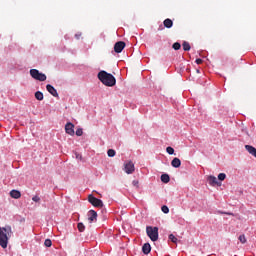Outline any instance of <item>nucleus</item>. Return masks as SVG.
I'll return each instance as SVG.
<instances>
[{"mask_svg":"<svg viewBox=\"0 0 256 256\" xmlns=\"http://www.w3.org/2000/svg\"><path fill=\"white\" fill-rule=\"evenodd\" d=\"M13 235V230L11 226L0 227V247L2 249H7L9 245V239Z\"/></svg>","mask_w":256,"mask_h":256,"instance_id":"nucleus-1","label":"nucleus"},{"mask_svg":"<svg viewBox=\"0 0 256 256\" xmlns=\"http://www.w3.org/2000/svg\"><path fill=\"white\" fill-rule=\"evenodd\" d=\"M146 234L151 239V241L155 242L159 240V228L153 226L146 227Z\"/></svg>","mask_w":256,"mask_h":256,"instance_id":"nucleus-3","label":"nucleus"},{"mask_svg":"<svg viewBox=\"0 0 256 256\" xmlns=\"http://www.w3.org/2000/svg\"><path fill=\"white\" fill-rule=\"evenodd\" d=\"M163 25L166 29H171V27H173V20L167 18L164 20Z\"/></svg>","mask_w":256,"mask_h":256,"instance_id":"nucleus-16","label":"nucleus"},{"mask_svg":"<svg viewBox=\"0 0 256 256\" xmlns=\"http://www.w3.org/2000/svg\"><path fill=\"white\" fill-rule=\"evenodd\" d=\"M10 197L12 199H21V192L19 190H12L10 191Z\"/></svg>","mask_w":256,"mask_h":256,"instance_id":"nucleus-14","label":"nucleus"},{"mask_svg":"<svg viewBox=\"0 0 256 256\" xmlns=\"http://www.w3.org/2000/svg\"><path fill=\"white\" fill-rule=\"evenodd\" d=\"M238 239L242 244L247 243V238L245 237V234L240 235Z\"/></svg>","mask_w":256,"mask_h":256,"instance_id":"nucleus-23","label":"nucleus"},{"mask_svg":"<svg viewBox=\"0 0 256 256\" xmlns=\"http://www.w3.org/2000/svg\"><path fill=\"white\" fill-rule=\"evenodd\" d=\"M142 253H144V255H149V253H151V244L145 243L142 246Z\"/></svg>","mask_w":256,"mask_h":256,"instance_id":"nucleus-13","label":"nucleus"},{"mask_svg":"<svg viewBox=\"0 0 256 256\" xmlns=\"http://www.w3.org/2000/svg\"><path fill=\"white\" fill-rule=\"evenodd\" d=\"M227 215H233V213H227Z\"/></svg>","mask_w":256,"mask_h":256,"instance_id":"nucleus-35","label":"nucleus"},{"mask_svg":"<svg viewBox=\"0 0 256 256\" xmlns=\"http://www.w3.org/2000/svg\"><path fill=\"white\" fill-rule=\"evenodd\" d=\"M168 238L170 239V241H171L172 243H177V241H179V239H177V237H175V235H173V234H170V235L168 236Z\"/></svg>","mask_w":256,"mask_h":256,"instance_id":"nucleus-24","label":"nucleus"},{"mask_svg":"<svg viewBox=\"0 0 256 256\" xmlns=\"http://www.w3.org/2000/svg\"><path fill=\"white\" fill-rule=\"evenodd\" d=\"M32 201H34V203H39L41 201V197H39L38 195L34 196L32 198Z\"/></svg>","mask_w":256,"mask_h":256,"instance_id":"nucleus-30","label":"nucleus"},{"mask_svg":"<svg viewBox=\"0 0 256 256\" xmlns=\"http://www.w3.org/2000/svg\"><path fill=\"white\" fill-rule=\"evenodd\" d=\"M172 49H174V51H179V49H181V44L179 42H175L172 45Z\"/></svg>","mask_w":256,"mask_h":256,"instance_id":"nucleus-22","label":"nucleus"},{"mask_svg":"<svg viewBox=\"0 0 256 256\" xmlns=\"http://www.w3.org/2000/svg\"><path fill=\"white\" fill-rule=\"evenodd\" d=\"M161 211H163L165 214H167V213H169V207L164 205V206H162Z\"/></svg>","mask_w":256,"mask_h":256,"instance_id":"nucleus-31","label":"nucleus"},{"mask_svg":"<svg viewBox=\"0 0 256 256\" xmlns=\"http://www.w3.org/2000/svg\"><path fill=\"white\" fill-rule=\"evenodd\" d=\"M98 79L101 81V83H103V85H106V87H114L115 83H117L115 76L107 73L104 70L98 73Z\"/></svg>","mask_w":256,"mask_h":256,"instance_id":"nucleus-2","label":"nucleus"},{"mask_svg":"<svg viewBox=\"0 0 256 256\" xmlns=\"http://www.w3.org/2000/svg\"><path fill=\"white\" fill-rule=\"evenodd\" d=\"M209 185H219V182L217 181V177L215 176H209L208 177Z\"/></svg>","mask_w":256,"mask_h":256,"instance_id":"nucleus-17","label":"nucleus"},{"mask_svg":"<svg viewBox=\"0 0 256 256\" xmlns=\"http://www.w3.org/2000/svg\"><path fill=\"white\" fill-rule=\"evenodd\" d=\"M75 37L76 39H81V34H76Z\"/></svg>","mask_w":256,"mask_h":256,"instance_id":"nucleus-34","label":"nucleus"},{"mask_svg":"<svg viewBox=\"0 0 256 256\" xmlns=\"http://www.w3.org/2000/svg\"><path fill=\"white\" fill-rule=\"evenodd\" d=\"M44 245L45 247H51V245H53V242L51 241V239H46Z\"/></svg>","mask_w":256,"mask_h":256,"instance_id":"nucleus-28","label":"nucleus"},{"mask_svg":"<svg viewBox=\"0 0 256 256\" xmlns=\"http://www.w3.org/2000/svg\"><path fill=\"white\" fill-rule=\"evenodd\" d=\"M132 185H134V187H139V181L134 180V181L132 182Z\"/></svg>","mask_w":256,"mask_h":256,"instance_id":"nucleus-33","label":"nucleus"},{"mask_svg":"<svg viewBox=\"0 0 256 256\" xmlns=\"http://www.w3.org/2000/svg\"><path fill=\"white\" fill-rule=\"evenodd\" d=\"M161 181L162 183H169L171 181V177H169V174H162Z\"/></svg>","mask_w":256,"mask_h":256,"instance_id":"nucleus-18","label":"nucleus"},{"mask_svg":"<svg viewBox=\"0 0 256 256\" xmlns=\"http://www.w3.org/2000/svg\"><path fill=\"white\" fill-rule=\"evenodd\" d=\"M107 155H108V157H115V150L109 149V150L107 151Z\"/></svg>","mask_w":256,"mask_h":256,"instance_id":"nucleus-27","label":"nucleus"},{"mask_svg":"<svg viewBox=\"0 0 256 256\" xmlns=\"http://www.w3.org/2000/svg\"><path fill=\"white\" fill-rule=\"evenodd\" d=\"M88 201L93 205V207H103V201L92 194L88 195Z\"/></svg>","mask_w":256,"mask_h":256,"instance_id":"nucleus-6","label":"nucleus"},{"mask_svg":"<svg viewBox=\"0 0 256 256\" xmlns=\"http://www.w3.org/2000/svg\"><path fill=\"white\" fill-rule=\"evenodd\" d=\"M195 62L197 65H201V63H203V60L201 58H198V59H196Z\"/></svg>","mask_w":256,"mask_h":256,"instance_id":"nucleus-32","label":"nucleus"},{"mask_svg":"<svg viewBox=\"0 0 256 256\" xmlns=\"http://www.w3.org/2000/svg\"><path fill=\"white\" fill-rule=\"evenodd\" d=\"M35 99H37V101H43V99H44L43 92L37 91L35 93Z\"/></svg>","mask_w":256,"mask_h":256,"instance_id":"nucleus-19","label":"nucleus"},{"mask_svg":"<svg viewBox=\"0 0 256 256\" xmlns=\"http://www.w3.org/2000/svg\"><path fill=\"white\" fill-rule=\"evenodd\" d=\"M77 229L80 233H83L85 231V224H83V222H79L77 224Z\"/></svg>","mask_w":256,"mask_h":256,"instance_id":"nucleus-20","label":"nucleus"},{"mask_svg":"<svg viewBox=\"0 0 256 256\" xmlns=\"http://www.w3.org/2000/svg\"><path fill=\"white\" fill-rule=\"evenodd\" d=\"M182 47L184 51H191V44L189 42H183Z\"/></svg>","mask_w":256,"mask_h":256,"instance_id":"nucleus-21","label":"nucleus"},{"mask_svg":"<svg viewBox=\"0 0 256 256\" xmlns=\"http://www.w3.org/2000/svg\"><path fill=\"white\" fill-rule=\"evenodd\" d=\"M65 132H66L68 135H75V125H73V123H71V122H68V123L65 125Z\"/></svg>","mask_w":256,"mask_h":256,"instance_id":"nucleus-7","label":"nucleus"},{"mask_svg":"<svg viewBox=\"0 0 256 256\" xmlns=\"http://www.w3.org/2000/svg\"><path fill=\"white\" fill-rule=\"evenodd\" d=\"M166 152L168 153V155H173V153H175V149H173V147L168 146L166 148Z\"/></svg>","mask_w":256,"mask_h":256,"instance_id":"nucleus-25","label":"nucleus"},{"mask_svg":"<svg viewBox=\"0 0 256 256\" xmlns=\"http://www.w3.org/2000/svg\"><path fill=\"white\" fill-rule=\"evenodd\" d=\"M218 179L219 181H225V179H227V175L225 173H220L218 175Z\"/></svg>","mask_w":256,"mask_h":256,"instance_id":"nucleus-26","label":"nucleus"},{"mask_svg":"<svg viewBox=\"0 0 256 256\" xmlns=\"http://www.w3.org/2000/svg\"><path fill=\"white\" fill-rule=\"evenodd\" d=\"M245 149H246V151H248V153L250 155H252L253 157L256 158V148L255 147H253L251 145H245Z\"/></svg>","mask_w":256,"mask_h":256,"instance_id":"nucleus-12","label":"nucleus"},{"mask_svg":"<svg viewBox=\"0 0 256 256\" xmlns=\"http://www.w3.org/2000/svg\"><path fill=\"white\" fill-rule=\"evenodd\" d=\"M30 75H31V78L35 79L36 81H47V75L39 72V70L37 69H31Z\"/></svg>","mask_w":256,"mask_h":256,"instance_id":"nucleus-4","label":"nucleus"},{"mask_svg":"<svg viewBox=\"0 0 256 256\" xmlns=\"http://www.w3.org/2000/svg\"><path fill=\"white\" fill-rule=\"evenodd\" d=\"M124 171L127 173V175H132V173H135V163H133L131 160L124 162Z\"/></svg>","mask_w":256,"mask_h":256,"instance_id":"nucleus-5","label":"nucleus"},{"mask_svg":"<svg viewBox=\"0 0 256 256\" xmlns=\"http://www.w3.org/2000/svg\"><path fill=\"white\" fill-rule=\"evenodd\" d=\"M171 165H172V167H174L175 169H179V167H181V159H179V158H174V159L171 161Z\"/></svg>","mask_w":256,"mask_h":256,"instance_id":"nucleus-15","label":"nucleus"},{"mask_svg":"<svg viewBox=\"0 0 256 256\" xmlns=\"http://www.w3.org/2000/svg\"><path fill=\"white\" fill-rule=\"evenodd\" d=\"M76 135H77V137H81V135H83V129L82 128H78L76 130Z\"/></svg>","mask_w":256,"mask_h":256,"instance_id":"nucleus-29","label":"nucleus"},{"mask_svg":"<svg viewBox=\"0 0 256 256\" xmlns=\"http://www.w3.org/2000/svg\"><path fill=\"white\" fill-rule=\"evenodd\" d=\"M245 149H246V151H248V153L250 155H252L253 157L256 158V148L255 147H253L251 145H245Z\"/></svg>","mask_w":256,"mask_h":256,"instance_id":"nucleus-11","label":"nucleus"},{"mask_svg":"<svg viewBox=\"0 0 256 256\" xmlns=\"http://www.w3.org/2000/svg\"><path fill=\"white\" fill-rule=\"evenodd\" d=\"M46 89L48 93H50V95H52L53 97H59V93H57V89H55V87H53L51 84H47Z\"/></svg>","mask_w":256,"mask_h":256,"instance_id":"nucleus-9","label":"nucleus"},{"mask_svg":"<svg viewBox=\"0 0 256 256\" xmlns=\"http://www.w3.org/2000/svg\"><path fill=\"white\" fill-rule=\"evenodd\" d=\"M124 49H125V42L119 41L115 43L114 45L115 53H121Z\"/></svg>","mask_w":256,"mask_h":256,"instance_id":"nucleus-8","label":"nucleus"},{"mask_svg":"<svg viewBox=\"0 0 256 256\" xmlns=\"http://www.w3.org/2000/svg\"><path fill=\"white\" fill-rule=\"evenodd\" d=\"M88 221L90 223H93V221H97V211L95 210H90L88 212Z\"/></svg>","mask_w":256,"mask_h":256,"instance_id":"nucleus-10","label":"nucleus"}]
</instances>
